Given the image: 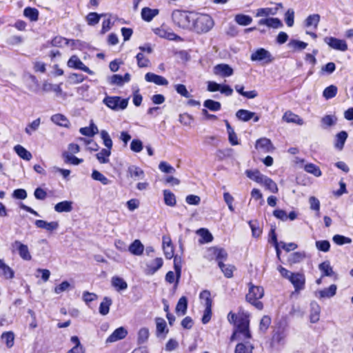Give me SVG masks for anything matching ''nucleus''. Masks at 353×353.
Instances as JSON below:
<instances>
[{
  "label": "nucleus",
  "mask_w": 353,
  "mask_h": 353,
  "mask_svg": "<svg viewBox=\"0 0 353 353\" xmlns=\"http://www.w3.org/2000/svg\"><path fill=\"white\" fill-rule=\"evenodd\" d=\"M250 315L243 311L239 312V319L236 323V326L231 336L230 340H238L241 341H248L252 338V334L249 329Z\"/></svg>",
  "instance_id": "obj_1"
},
{
  "label": "nucleus",
  "mask_w": 353,
  "mask_h": 353,
  "mask_svg": "<svg viewBox=\"0 0 353 353\" xmlns=\"http://www.w3.org/2000/svg\"><path fill=\"white\" fill-rule=\"evenodd\" d=\"M214 25V20L209 14L194 13L192 30L196 33H206L213 28Z\"/></svg>",
  "instance_id": "obj_2"
},
{
  "label": "nucleus",
  "mask_w": 353,
  "mask_h": 353,
  "mask_svg": "<svg viewBox=\"0 0 353 353\" xmlns=\"http://www.w3.org/2000/svg\"><path fill=\"white\" fill-rule=\"evenodd\" d=\"M194 12L176 10L172 14L174 23L179 28L184 30H192Z\"/></svg>",
  "instance_id": "obj_3"
},
{
  "label": "nucleus",
  "mask_w": 353,
  "mask_h": 353,
  "mask_svg": "<svg viewBox=\"0 0 353 353\" xmlns=\"http://www.w3.org/2000/svg\"><path fill=\"white\" fill-rule=\"evenodd\" d=\"M263 295L264 290L262 287L250 284L249 291L246 295V300L256 308L261 310L263 307V304L259 299H261Z\"/></svg>",
  "instance_id": "obj_4"
},
{
  "label": "nucleus",
  "mask_w": 353,
  "mask_h": 353,
  "mask_svg": "<svg viewBox=\"0 0 353 353\" xmlns=\"http://www.w3.org/2000/svg\"><path fill=\"white\" fill-rule=\"evenodd\" d=\"M103 102L114 111L123 110L127 108L128 104L127 99H121L119 97H106L103 99Z\"/></svg>",
  "instance_id": "obj_5"
},
{
  "label": "nucleus",
  "mask_w": 353,
  "mask_h": 353,
  "mask_svg": "<svg viewBox=\"0 0 353 353\" xmlns=\"http://www.w3.org/2000/svg\"><path fill=\"white\" fill-rule=\"evenodd\" d=\"M12 251H17L19 256L25 261H30L32 256L27 245L19 241H15L12 243Z\"/></svg>",
  "instance_id": "obj_6"
},
{
  "label": "nucleus",
  "mask_w": 353,
  "mask_h": 353,
  "mask_svg": "<svg viewBox=\"0 0 353 353\" xmlns=\"http://www.w3.org/2000/svg\"><path fill=\"white\" fill-rule=\"evenodd\" d=\"M251 60L269 63L274 60V58L269 51L264 48H259L251 54Z\"/></svg>",
  "instance_id": "obj_7"
},
{
  "label": "nucleus",
  "mask_w": 353,
  "mask_h": 353,
  "mask_svg": "<svg viewBox=\"0 0 353 353\" xmlns=\"http://www.w3.org/2000/svg\"><path fill=\"white\" fill-rule=\"evenodd\" d=\"M324 41L332 49L342 52L347 50V44L345 40L332 37H326L324 38Z\"/></svg>",
  "instance_id": "obj_8"
},
{
  "label": "nucleus",
  "mask_w": 353,
  "mask_h": 353,
  "mask_svg": "<svg viewBox=\"0 0 353 353\" xmlns=\"http://www.w3.org/2000/svg\"><path fill=\"white\" fill-rule=\"evenodd\" d=\"M68 66L70 68L81 70L89 74H92L93 72L90 70L88 67L84 65V63L80 60V59L76 56H72L68 61Z\"/></svg>",
  "instance_id": "obj_9"
},
{
  "label": "nucleus",
  "mask_w": 353,
  "mask_h": 353,
  "mask_svg": "<svg viewBox=\"0 0 353 353\" xmlns=\"http://www.w3.org/2000/svg\"><path fill=\"white\" fill-rule=\"evenodd\" d=\"M163 264V259L161 257H157L152 261H149L146 263V268L145 272L148 275H152L157 272Z\"/></svg>",
  "instance_id": "obj_10"
},
{
  "label": "nucleus",
  "mask_w": 353,
  "mask_h": 353,
  "mask_svg": "<svg viewBox=\"0 0 353 353\" xmlns=\"http://www.w3.org/2000/svg\"><path fill=\"white\" fill-rule=\"evenodd\" d=\"M336 290L337 286L335 284H332L327 288L316 291L315 296L319 299H330L335 296Z\"/></svg>",
  "instance_id": "obj_11"
},
{
  "label": "nucleus",
  "mask_w": 353,
  "mask_h": 353,
  "mask_svg": "<svg viewBox=\"0 0 353 353\" xmlns=\"http://www.w3.org/2000/svg\"><path fill=\"white\" fill-rule=\"evenodd\" d=\"M214 74L222 77H228L233 74V69L228 64H218L214 67Z\"/></svg>",
  "instance_id": "obj_12"
},
{
  "label": "nucleus",
  "mask_w": 353,
  "mask_h": 353,
  "mask_svg": "<svg viewBox=\"0 0 353 353\" xmlns=\"http://www.w3.org/2000/svg\"><path fill=\"white\" fill-rule=\"evenodd\" d=\"M290 281L293 285L296 292L303 290L305 286V276L301 273H294L292 276L290 278Z\"/></svg>",
  "instance_id": "obj_13"
},
{
  "label": "nucleus",
  "mask_w": 353,
  "mask_h": 353,
  "mask_svg": "<svg viewBox=\"0 0 353 353\" xmlns=\"http://www.w3.org/2000/svg\"><path fill=\"white\" fill-rule=\"evenodd\" d=\"M128 334L127 330L120 327L116 329L106 339V343H111L124 339Z\"/></svg>",
  "instance_id": "obj_14"
},
{
  "label": "nucleus",
  "mask_w": 353,
  "mask_h": 353,
  "mask_svg": "<svg viewBox=\"0 0 353 353\" xmlns=\"http://www.w3.org/2000/svg\"><path fill=\"white\" fill-rule=\"evenodd\" d=\"M145 79L148 82L154 83L158 85H167L168 84V81L165 77L152 72L146 73Z\"/></svg>",
  "instance_id": "obj_15"
},
{
  "label": "nucleus",
  "mask_w": 353,
  "mask_h": 353,
  "mask_svg": "<svg viewBox=\"0 0 353 353\" xmlns=\"http://www.w3.org/2000/svg\"><path fill=\"white\" fill-rule=\"evenodd\" d=\"M255 148L263 152H270L273 150L274 147L270 139L267 138H261L256 141Z\"/></svg>",
  "instance_id": "obj_16"
},
{
  "label": "nucleus",
  "mask_w": 353,
  "mask_h": 353,
  "mask_svg": "<svg viewBox=\"0 0 353 353\" xmlns=\"http://www.w3.org/2000/svg\"><path fill=\"white\" fill-rule=\"evenodd\" d=\"M128 176L134 179V180H139L144 178L145 174L143 170L134 165H131L128 168Z\"/></svg>",
  "instance_id": "obj_17"
},
{
  "label": "nucleus",
  "mask_w": 353,
  "mask_h": 353,
  "mask_svg": "<svg viewBox=\"0 0 353 353\" xmlns=\"http://www.w3.org/2000/svg\"><path fill=\"white\" fill-rule=\"evenodd\" d=\"M34 223L38 228L45 229L48 232L57 230L59 225L57 221L47 222L44 220H37Z\"/></svg>",
  "instance_id": "obj_18"
},
{
  "label": "nucleus",
  "mask_w": 353,
  "mask_h": 353,
  "mask_svg": "<svg viewBox=\"0 0 353 353\" xmlns=\"http://www.w3.org/2000/svg\"><path fill=\"white\" fill-rule=\"evenodd\" d=\"M128 251L133 255L141 256L144 251V245L140 240H134L128 247Z\"/></svg>",
  "instance_id": "obj_19"
},
{
  "label": "nucleus",
  "mask_w": 353,
  "mask_h": 353,
  "mask_svg": "<svg viewBox=\"0 0 353 353\" xmlns=\"http://www.w3.org/2000/svg\"><path fill=\"white\" fill-rule=\"evenodd\" d=\"M260 26H266L269 28H279L283 26L281 20L278 18L261 19L258 22Z\"/></svg>",
  "instance_id": "obj_20"
},
{
  "label": "nucleus",
  "mask_w": 353,
  "mask_h": 353,
  "mask_svg": "<svg viewBox=\"0 0 353 353\" xmlns=\"http://www.w3.org/2000/svg\"><path fill=\"white\" fill-rule=\"evenodd\" d=\"M159 13L158 9H151L148 7H145L141 10V18L143 20L147 22L151 21Z\"/></svg>",
  "instance_id": "obj_21"
},
{
  "label": "nucleus",
  "mask_w": 353,
  "mask_h": 353,
  "mask_svg": "<svg viewBox=\"0 0 353 353\" xmlns=\"http://www.w3.org/2000/svg\"><path fill=\"white\" fill-rule=\"evenodd\" d=\"M260 184L263 185L267 190L272 193H277L279 191L276 183L272 179L265 175Z\"/></svg>",
  "instance_id": "obj_22"
},
{
  "label": "nucleus",
  "mask_w": 353,
  "mask_h": 353,
  "mask_svg": "<svg viewBox=\"0 0 353 353\" xmlns=\"http://www.w3.org/2000/svg\"><path fill=\"white\" fill-rule=\"evenodd\" d=\"M76 41L75 40H69L62 37H55L52 40V45L59 48H62L65 46H74Z\"/></svg>",
  "instance_id": "obj_23"
},
{
  "label": "nucleus",
  "mask_w": 353,
  "mask_h": 353,
  "mask_svg": "<svg viewBox=\"0 0 353 353\" xmlns=\"http://www.w3.org/2000/svg\"><path fill=\"white\" fill-rule=\"evenodd\" d=\"M0 270H1L0 275L6 279H11L14 276L13 270L6 265L3 259H0Z\"/></svg>",
  "instance_id": "obj_24"
},
{
  "label": "nucleus",
  "mask_w": 353,
  "mask_h": 353,
  "mask_svg": "<svg viewBox=\"0 0 353 353\" xmlns=\"http://www.w3.org/2000/svg\"><path fill=\"white\" fill-rule=\"evenodd\" d=\"M54 210L59 213L70 212L72 210V202L70 201L59 202L54 205Z\"/></svg>",
  "instance_id": "obj_25"
},
{
  "label": "nucleus",
  "mask_w": 353,
  "mask_h": 353,
  "mask_svg": "<svg viewBox=\"0 0 353 353\" xmlns=\"http://www.w3.org/2000/svg\"><path fill=\"white\" fill-rule=\"evenodd\" d=\"M156 330L157 336H163L168 333V330H166V322L162 318H156Z\"/></svg>",
  "instance_id": "obj_26"
},
{
  "label": "nucleus",
  "mask_w": 353,
  "mask_h": 353,
  "mask_svg": "<svg viewBox=\"0 0 353 353\" xmlns=\"http://www.w3.org/2000/svg\"><path fill=\"white\" fill-rule=\"evenodd\" d=\"M209 250L216 257V260L218 261V265H219L220 261L223 262V261L226 260L228 254L224 249L214 247L211 248Z\"/></svg>",
  "instance_id": "obj_27"
},
{
  "label": "nucleus",
  "mask_w": 353,
  "mask_h": 353,
  "mask_svg": "<svg viewBox=\"0 0 353 353\" xmlns=\"http://www.w3.org/2000/svg\"><path fill=\"white\" fill-rule=\"evenodd\" d=\"M241 342L236 345L234 350V353H252L254 348L253 345H251L248 341Z\"/></svg>",
  "instance_id": "obj_28"
},
{
  "label": "nucleus",
  "mask_w": 353,
  "mask_h": 353,
  "mask_svg": "<svg viewBox=\"0 0 353 353\" xmlns=\"http://www.w3.org/2000/svg\"><path fill=\"white\" fill-rule=\"evenodd\" d=\"M255 112L241 109L236 112V117L241 121L247 122L254 117Z\"/></svg>",
  "instance_id": "obj_29"
},
{
  "label": "nucleus",
  "mask_w": 353,
  "mask_h": 353,
  "mask_svg": "<svg viewBox=\"0 0 353 353\" xmlns=\"http://www.w3.org/2000/svg\"><path fill=\"white\" fill-rule=\"evenodd\" d=\"M15 152L23 159L30 161L32 156V154L21 145H17L14 148Z\"/></svg>",
  "instance_id": "obj_30"
},
{
  "label": "nucleus",
  "mask_w": 353,
  "mask_h": 353,
  "mask_svg": "<svg viewBox=\"0 0 353 353\" xmlns=\"http://www.w3.org/2000/svg\"><path fill=\"white\" fill-rule=\"evenodd\" d=\"M1 339L8 348H11L14 343V334L12 332H3L1 336Z\"/></svg>",
  "instance_id": "obj_31"
},
{
  "label": "nucleus",
  "mask_w": 353,
  "mask_h": 353,
  "mask_svg": "<svg viewBox=\"0 0 353 353\" xmlns=\"http://www.w3.org/2000/svg\"><path fill=\"white\" fill-rule=\"evenodd\" d=\"M196 233L201 236L200 243H210L213 240L212 234L205 228H201L197 230Z\"/></svg>",
  "instance_id": "obj_32"
},
{
  "label": "nucleus",
  "mask_w": 353,
  "mask_h": 353,
  "mask_svg": "<svg viewBox=\"0 0 353 353\" xmlns=\"http://www.w3.org/2000/svg\"><path fill=\"white\" fill-rule=\"evenodd\" d=\"M23 15L31 21H37L39 19V11L37 8L27 7L23 10Z\"/></svg>",
  "instance_id": "obj_33"
},
{
  "label": "nucleus",
  "mask_w": 353,
  "mask_h": 353,
  "mask_svg": "<svg viewBox=\"0 0 353 353\" xmlns=\"http://www.w3.org/2000/svg\"><path fill=\"white\" fill-rule=\"evenodd\" d=\"M283 119L288 123H294L299 125L303 123V120L292 112H286L283 116Z\"/></svg>",
  "instance_id": "obj_34"
},
{
  "label": "nucleus",
  "mask_w": 353,
  "mask_h": 353,
  "mask_svg": "<svg viewBox=\"0 0 353 353\" xmlns=\"http://www.w3.org/2000/svg\"><path fill=\"white\" fill-rule=\"evenodd\" d=\"M163 199L164 202L167 205L170 207H174L176 205V197L171 191L168 190H163Z\"/></svg>",
  "instance_id": "obj_35"
},
{
  "label": "nucleus",
  "mask_w": 353,
  "mask_h": 353,
  "mask_svg": "<svg viewBox=\"0 0 353 353\" xmlns=\"http://www.w3.org/2000/svg\"><path fill=\"white\" fill-rule=\"evenodd\" d=\"M111 282L117 291L124 290L128 288L127 283L121 277L113 276Z\"/></svg>",
  "instance_id": "obj_36"
},
{
  "label": "nucleus",
  "mask_w": 353,
  "mask_h": 353,
  "mask_svg": "<svg viewBox=\"0 0 353 353\" xmlns=\"http://www.w3.org/2000/svg\"><path fill=\"white\" fill-rule=\"evenodd\" d=\"M321 308L318 303L314 302L311 303L310 321L313 323L319 320Z\"/></svg>",
  "instance_id": "obj_37"
},
{
  "label": "nucleus",
  "mask_w": 353,
  "mask_h": 353,
  "mask_svg": "<svg viewBox=\"0 0 353 353\" xmlns=\"http://www.w3.org/2000/svg\"><path fill=\"white\" fill-rule=\"evenodd\" d=\"M111 154L110 149L103 148L96 154V157L100 163H107L109 162V157Z\"/></svg>",
  "instance_id": "obj_38"
},
{
  "label": "nucleus",
  "mask_w": 353,
  "mask_h": 353,
  "mask_svg": "<svg viewBox=\"0 0 353 353\" xmlns=\"http://www.w3.org/2000/svg\"><path fill=\"white\" fill-rule=\"evenodd\" d=\"M245 174L247 176L256 182L257 183L260 184L261 181L263 180V178L265 176L264 174H261L259 170H248L245 171Z\"/></svg>",
  "instance_id": "obj_39"
},
{
  "label": "nucleus",
  "mask_w": 353,
  "mask_h": 353,
  "mask_svg": "<svg viewBox=\"0 0 353 353\" xmlns=\"http://www.w3.org/2000/svg\"><path fill=\"white\" fill-rule=\"evenodd\" d=\"M112 300L109 297H104L103 301L101 303L99 306V312L102 315H106L109 313L110 307L112 305Z\"/></svg>",
  "instance_id": "obj_40"
},
{
  "label": "nucleus",
  "mask_w": 353,
  "mask_h": 353,
  "mask_svg": "<svg viewBox=\"0 0 353 353\" xmlns=\"http://www.w3.org/2000/svg\"><path fill=\"white\" fill-rule=\"evenodd\" d=\"M319 268L323 273L322 276H331L334 274L332 268L331 267L330 262L327 261L319 264Z\"/></svg>",
  "instance_id": "obj_41"
},
{
  "label": "nucleus",
  "mask_w": 353,
  "mask_h": 353,
  "mask_svg": "<svg viewBox=\"0 0 353 353\" xmlns=\"http://www.w3.org/2000/svg\"><path fill=\"white\" fill-rule=\"evenodd\" d=\"M347 138V133L345 131H341L336 136L335 147L339 150H342L345 142Z\"/></svg>",
  "instance_id": "obj_42"
},
{
  "label": "nucleus",
  "mask_w": 353,
  "mask_h": 353,
  "mask_svg": "<svg viewBox=\"0 0 353 353\" xmlns=\"http://www.w3.org/2000/svg\"><path fill=\"white\" fill-rule=\"evenodd\" d=\"M234 20L239 25L243 26H248L252 22L251 17L243 14H236L234 17Z\"/></svg>",
  "instance_id": "obj_43"
},
{
  "label": "nucleus",
  "mask_w": 353,
  "mask_h": 353,
  "mask_svg": "<svg viewBox=\"0 0 353 353\" xmlns=\"http://www.w3.org/2000/svg\"><path fill=\"white\" fill-rule=\"evenodd\" d=\"M188 307V301L185 296H182L179 299L176 307V311L177 313H181V315H184L186 313Z\"/></svg>",
  "instance_id": "obj_44"
},
{
  "label": "nucleus",
  "mask_w": 353,
  "mask_h": 353,
  "mask_svg": "<svg viewBox=\"0 0 353 353\" xmlns=\"http://www.w3.org/2000/svg\"><path fill=\"white\" fill-rule=\"evenodd\" d=\"M51 121L57 125L64 127L67 126L69 123L66 117L61 114H56L52 115L51 117Z\"/></svg>",
  "instance_id": "obj_45"
},
{
  "label": "nucleus",
  "mask_w": 353,
  "mask_h": 353,
  "mask_svg": "<svg viewBox=\"0 0 353 353\" xmlns=\"http://www.w3.org/2000/svg\"><path fill=\"white\" fill-rule=\"evenodd\" d=\"M277 12V9L272 8H263L256 10V17H268L270 15H274Z\"/></svg>",
  "instance_id": "obj_46"
},
{
  "label": "nucleus",
  "mask_w": 353,
  "mask_h": 353,
  "mask_svg": "<svg viewBox=\"0 0 353 353\" xmlns=\"http://www.w3.org/2000/svg\"><path fill=\"white\" fill-rule=\"evenodd\" d=\"M203 105L211 111H219L221 108V104L219 101H215L212 99H207L204 101Z\"/></svg>",
  "instance_id": "obj_47"
},
{
  "label": "nucleus",
  "mask_w": 353,
  "mask_h": 353,
  "mask_svg": "<svg viewBox=\"0 0 353 353\" xmlns=\"http://www.w3.org/2000/svg\"><path fill=\"white\" fill-rule=\"evenodd\" d=\"M319 21L320 16L319 14H311L308 16L305 21V26L307 28L314 26V28H316Z\"/></svg>",
  "instance_id": "obj_48"
},
{
  "label": "nucleus",
  "mask_w": 353,
  "mask_h": 353,
  "mask_svg": "<svg viewBox=\"0 0 353 353\" xmlns=\"http://www.w3.org/2000/svg\"><path fill=\"white\" fill-rule=\"evenodd\" d=\"M288 46L294 50L301 51L306 48L307 43L301 41L293 39L288 43Z\"/></svg>",
  "instance_id": "obj_49"
},
{
  "label": "nucleus",
  "mask_w": 353,
  "mask_h": 353,
  "mask_svg": "<svg viewBox=\"0 0 353 353\" xmlns=\"http://www.w3.org/2000/svg\"><path fill=\"white\" fill-rule=\"evenodd\" d=\"M304 170L305 172L313 174L315 176H321L322 173L321 171L317 165H314V163H307L304 166Z\"/></svg>",
  "instance_id": "obj_50"
},
{
  "label": "nucleus",
  "mask_w": 353,
  "mask_h": 353,
  "mask_svg": "<svg viewBox=\"0 0 353 353\" xmlns=\"http://www.w3.org/2000/svg\"><path fill=\"white\" fill-rule=\"evenodd\" d=\"M63 157L65 159V162L74 165H77L83 162V159H79L74 155H71L69 153H63Z\"/></svg>",
  "instance_id": "obj_51"
},
{
  "label": "nucleus",
  "mask_w": 353,
  "mask_h": 353,
  "mask_svg": "<svg viewBox=\"0 0 353 353\" xmlns=\"http://www.w3.org/2000/svg\"><path fill=\"white\" fill-rule=\"evenodd\" d=\"M149 330L146 327H142L138 332L137 341L139 344H143L147 342L149 338Z\"/></svg>",
  "instance_id": "obj_52"
},
{
  "label": "nucleus",
  "mask_w": 353,
  "mask_h": 353,
  "mask_svg": "<svg viewBox=\"0 0 353 353\" xmlns=\"http://www.w3.org/2000/svg\"><path fill=\"white\" fill-rule=\"evenodd\" d=\"M219 267L221 270L222 272L227 278H231L233 276V271L234 267L231 265H225L223 262L220 261Z\"/></svg>",
  "instance_id": "obj_53"
},
{
  "label": "nucleus",
  "mask_w": 353,
  "mask_h": 353,
  "mask_svg": "<svg viewBox=\"0 0 353 353\" xmlns=\"http://www.w3.org/2000/svg\"><path fill=\"white\" fill-rule=\"evenodd\" d=\"M73 287L68 281H64L54 288V292L59 294L62 292H68Z\"/></svg>",
  "instance_id": "obj_54"
},
{
  "label": "nucleus",
  "mask_w": 353,
  "mask_h": 353,
  "mask_svg": "<svg viewBox=\"0 0 353 353\" xmlns=\"http://www.w3.org/2000/svg\"><path fill=\"white\" fill-rule=\"evenodd\" d=\"M92 178L95 181H100L103 185H108L110 183V181L105 176L97 170H93Z\"/></svg>",
  "instance_id": "obj_55"
},
{
  "label": "nucleus",
  "mask_w": 353,
  "mask_h": 353,
  "mask_svg": "<svg viewBox=\"0 0 353 353\" xmlns=\"http://www.w3.org/2000/svg\"><path fill=\"white\" fill-rule=\"evenodd\" d=\"M336 122V118L334 116L326 115L321 119L322 127L327 128L334 125Z\"/></svg>",
  "instance_id": "obj_56"
},
{
  "label": "nucleus",
  "mask_w": 353,
  "mask_h": 353,
  "mask_svg": "<svg viewBox=\"0 0 353 353\" xmlns=\"http://www.w3.org/2000/svg\"><path fill=\"white\" fill-rule=\"evenodd\" d=\"M100 134L101 138L103 140V143L104 145L106 147L105 149H110V150H111L112 148V141L108 132L106 130H101Z\"/></svg>",
  "instance_id": "obj_57"
},
{
  "label": "nucleus",
  "mask_w": 353,
  "mask_h": 353,
  "mask_svg": "<svg viewBox=\"0 0 353 353\" xmlns=\"http://www.w3.org/2000/svg\"><path fill=\"white\" fill-rule=\"evenodd\" d=\"M248 224L252 230V236L254 237H259L262 232L259 223L256 221H250Z\"/></svg>",
  "instance_id": "obj_58"
},
{
  "label": "nucleus",
  "mask_w": 353,
  "mask_h": 353,
  "mask_svg": "<svg viewBox=\"0 0 353 353\" xmlns=\"http://www.w3.org/2000/svg\"><path fill=\"white\" fill-rule=\"evenodd\" d=\"M337 93V88L335 85H330L327 87L323 93V97L326 99H332L336 96Z\"/></svg>",
  "instance_id": "obj_59"
},
{
  "label": "nucleus",
  "mask_w": 353,
  "mask_h": 353,
  "mask_svg": "<svg viewBox=\"0 0 353 353\" xmlns=\"http://www.w3.org/2000/svg\"><path fill=\"white\" fill-rule=\"evenodd\" d=\"M211 294L210 291L203 290L200 293V299L203 302L205 307L212 306V299L210 298Z\"/></svg>",
  "instance_id": "obj_60"
},
{
  "label": "nucleus",
  "mask_w": 353,
  "mask_h": 353,
  "mask_svg": "<svg viewBox=\"0 0 353 353\" xmlns=\"http://www.w3.org/2000/svg\"><path fill=\"white\" fill-rule=\"evenodd\" d=\"M159 169L162 172L167 174H173L176 172L175 168L165 161L160 162V163L159 164Z\"/></svg>",
  "instance_id": "obj_61"
},
{
  "label": "nucleus",
  "mask_w": 353,
  "mask_h": 353,
  "mask_svg": "<svg viewBox=\"0 0 353 353\" xmlns=\"http://www.w3.org/2000/svg\"><path fill=\"white\" fill-rule=\"evenodd\" d=\"M137 65L139 68H146L149 65L150 61L142 53H138L136 56Z\"/></svg>",
  "instance_id": "obj_62"
},
{
  "label": "nucleus",
  "mask_w": 353,
  "mask_h": 353,
  "mask_svg": "<svg viewBox=\"0 0 353 353\" xmlns=\"http://www.w3.org/2000/svg\"><path fill=\"white\" fill-rule=\"evenodd\" d=\"M193 121V117L187 113L181 114L179 115V121L184 125L190 126Z\"/></svg>",
  "instance_id": "obj_63"
},
{
  "label": "nucleus",
  "mask_w": 353,
  "mask_h": 353,
  "mask_svg": "<svg viewBox=\"0 0 353 353\" xmlns=\"http://www.w3.org/2000/svg\"><path fill=\"white\" fill-rule=\"evenodd\" d=\"M143 148V143L139 139H133L130 143V150L134 152H140Z\"/></svg>",
  "instance_id": "obj_64"
}]
</instances>
